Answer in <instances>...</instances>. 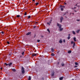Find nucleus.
I'll list each match as a JSON object with an SVG mask.
<instances>
[{
	"label": "nucleus",
	"instance_id": "obj_1",
	"mask_svg": "<svg viewBox=\"0 0 80 80\" xmlns=\"http://www.w3.org/2000/svg\"><path fill=\"white\" fill-rule=\"evenodd\" d=\"M60 8L61 9V11H63V8H65V6H64L60 5Z\"/></svg>",
	"mask_w": 80,
	"mask_h": 80
},
{
	"label": "nucleus",
	"instance_id": "obj_2",
	"mask_svg": "<svg viewBox=\"0 0 80 80\" xmlns=\"http://www.w3.org/2000/svg\"><path fill=\"white\" fill-rule=\"evenodd\" d=\"M21 70L22 73H25V70H24V68H23V67H22Z\"/></svg>",
	"mask_w": 80,
	"mask_h": 80
},
{
	"label": "nucleus",
	"instance_id": "obj_3",
	"mask_svg": "<svg viewBox=\"0 0 80 80\" xmlns=\"http://www.w3.org/2000/svg\"><path fill=\"white\" fill-rule=\"evenodd\" d=\"M57 26L59 27V28H62V25L60 24L57 23Z\"/></svg>",
	"mask_w": 80,
	"mask_h": 80
},
{
	"label": "nucleus",
	"instance_id": "obj_4",
	"mask_svg": "<svg viewBox=\"0 0 80 80\" xmlns=\"http://www.w3.org/2000/svg\"><path fill=\"white\" fill-rule=\"evenodd\" d=\"M52 21V19H51L50 20V21L49 22H48L47 23V25H50V24H51Z\"/></svg>",
	"mask_w": 80,
	"mask_h": 80
},
{
	"label": "nucleus",
	"instance_id": "obj_5",
	"mask_svg": "<svg viewBox=\"0 0 80 80\" xmlns=\"http://www.w3.org/2000/svg\"><path fill=\"white\" fill-rule=\"evenodd\" d=\"M31 34V32H28L26 34V35H29Z\"/></svg>",
	"mask_w": 80,
	"mask_h": 80
},
{
	"label": "nucleus",
	"instance_id": "obj_6",
	"mask_svg": "<svg viewBox=\"0 0 80 80\" xmlns=\"http://www.w3.org/2000/svg\"><path fill=\"white\" fill-rule=\"evenodd\" d=\"M60 22H61V23H62V20H63V18L62 17L60 19Z\"/></svg>",
	"mask_w": 80,
	"mask_h": 80
},
{
	"label": "nucleus",
	"instance_id": "obj_7",
	"mask_svg": "<svg viewBox=\"0 0 80 80\" xmlns=\"http://www.w3.org/2000/svg\"><path fill=\"white\" fill-rule=\"evenodd\" d=\"M70 34H68V40H70Z\"/></svg>",
	"mask_w": 80,
	"mask_h": 80
},
{
	"label": "nucleus",
	"instance_id": "obj_8",
	"mask_svg": "<svg viewBox=\"0 0 80 80\" xmlns=\"http://www.w3.org/2000/svg\"><path fill=\"white\" fill-rule=\"evenodd\" d=\"M37 55V53H34V54H33L32 55V57H33L34 56H36V55Z\"/></svg>",
	"mask_w": 80,
	"mask_h": 80
},
{
	"label": "nucleus",
	"instance_id": "obj_9",
	"mask_svg": "<svg viewBox=\"0 0 80 80\" xmlns=\"http://www.w3.org/2000/svg\"><path fill=\"white\" fill-rule=\"evenodd\" d=\"M59 31H60V32H62V31L63 30V28H59Z\"/></svg>",
	"mask_w": 80,
	"mask_h": 80
},
{
	"label": "nucleus",
	"instance_id": "obj_10",
	"mask_svg": "<svg viewBox=\"0 0 80 80\" xmlns=\"http://www.w3.org/2000/svg\"><path fill=\"white\" fill-rule=\"evenodd\" d=\"M8 65L9 66V67H10L11 66V65H12V63L11 62L10 63H8Z\"/></svg>",
	"mask_w": 80,
	"mask_h": 80
},
{
	"label": "nucleus",
	"instance_id": "obj_11",
	"mask_svg": "<svg viewBox=\"0 0 80 80\" xmlns=\"http://www.w3.org/2000/svg\"><path fill=\"white\" fill-rule=\"evenodd\" d=\"M73 40L74 41V42H77V40H76V38L74 37L73 38Z\"/></svg>",
	"mask_w": 80,
	"mask_h": 80
},
{
	"label": "nucleus",
	"instance_id": "obj_12",
	"mask_svg": "<svg viewBox=\"0 0 80 80\" xmlns=\"http://www.w3.org/2000/svg\"><path fill=\"white\" fill-rule=\"evenodd\" d=\"M63 78L62 77L59 78V80H62V79Z\"/></svg>",
	"mask_w": 80,
	"mask_h": 80
},
{
	"label": "nucleus",
	"instance_id": "obj_13",
	"mask_svg": "<svg viewBox=\"0 0 80 80\" xmlns=\"http://www.w3.org/2000/svg\"><path fill=\"white\" fill-rule=\"evenodd\" d=\"M62 42H63V41H62V40H59V43H62Z\"/></svg>",
	"mask_w": 80,
	"mask_h": 80
},
{
	"label": "nucleus",
	"instance_id": "obj_14",
	"mask_svg": "<svg viewBox=\"0 0 80 80\" xmlns=\"http://www.w3.org/2000/svg\"><path fill=\"white\" fill-rule=\"evenodd\" d=\"M12 71H13V72H16V70L15 69H12Z\"/></svg>",
	"mask_w": 80,
	"mask_h": 80
},
{
	"label": "nucleus",
	"instance_id": "obj_15",
	"mask_svg": "<svg viewBox=\"0 0 80 80\" xmlns=\"http://www.w3.org/2000/svg\"><path fill=\"white\" fill-rule=\"evenodd\" d=\"M75 43L74 42L73 44V48H74L75 47Z\"/></svg>",
	"mask_w": 80,
	"mask_h": 80
},
{
	"label": "nucleus",
	"instance_id": "obj_16",
	"mask_svg": "<svg viewBox=\"0 0 80 80\" xmlns=\"http://www.w3.org/2000/svg\"><path fill=\"white\" fill-rule=\"evenodd\" d=\"M68 53H72V51L69 50L68 52Z\"/></svg>",
	"mask_w": 80,
	"mask_h": 80
},
{
	"label": "nucleus",
	"instance_id": "obj_17",
	"mask_svg": "<svg viewBox=\"0 0 80 80\" xmlns=\"http://www.w3.org/2000/svg\"><path fill=\"white\" fill-rule=\"evenodd\" d=\"M51 55L52 57H54V56H55V54H54V53H52Z\"/></svg>",
	"mask_w": 80,
	"mask_h": 80
},
{
	"label": "nucleus",
	"instance_id": "obj_18",
	"mask_svg": "<svg viewBox=\"0 0 80 80\" xmlns=\"http://www.w3.org/2000/svg\"><path fill=\"white\" fill-rule=\"evenodd\" d=\"M79 32H80V29H78V30H77L76 31L77 33H79Z\"/></svg>",
	"mask_w": 80,
	"mask_h": 80
},
{
	"label": "nucleus",
	"instance_id": "obj_19",
	"mask_svg": "<svg viewBox=\"0 0 80 80\" xmlns=\"http://www.w3.org/2000/svg\"><path fill=\"white\" fill-rule=\"evenodd\" d=\"M68 13V12H65L64 13V14H63V15H66L67 13Z\"/></svg>",
	"mask_w": 80,
	"mask_h": 80
},
{
	"label": "nucleus",
	"instance_id": "obj_20",
	"mask_svg": "<svg viewBox=\"0 0 80 80\" xmlns=\"http://www.w3.org/2000/svg\"><path fill=\"white\" fill-rule=\"evenodd\" d=\"M4 65H5L6 66H8V64H7V63H4Z\"/></svg>",
	"mask_w": 80,
	"mask_h": 80
},
{
	"label": "nucleus",
	"instance_id": "obj_21",
	"mask_svg": "<svg viewBox=\"0 0 80 80\" xmlns=\"http://www.w3.org/2000/svg\"><path fill=\"white\" fill-rule=\"evenodd\" d=\"M51 51L53 52H54V49H53V48H51Z\"/></svg>",
	"mask_w": 80,
	"mask_h": 80
},
{
	"label": "nucleus",
	"instance_id": "obj_22",
	"mask_svg": "<svg viewBox=\"0 0 80 80\" xmlns=\"http://www.w3.org/2000/svg\"><path fill=\"white\" fill-rule=\"evenodd\" d=\"M28 80H31V77L30 76L29 77Z\"/></svg>",
	"mask_w": 80,
	"mask_h": 80
},
{
	"label": "nucleus",
	"instance_id": "obj_23",
	"mask_svg": "<svg viewBox=\"0 0 80 80\" xmlns=\"http://www.w3.org/2000/svg\"><path fill=\"white\" fill-rule=\"evenodd\" d=\"M28 80H31V77L30 76L29 77Z\"/></svg>",
	"mask_w": 80,
	"mask_h": 80
},
{
	"label": "nucleus",
	"instance_id": "obj_24",
	"mask_svg": "<svg viewBox=\"0 0 80 80\" xmlns=\"http://www.w3.org/2000/svg\"><path fill=\"white\" fill-rule=\"evenodd\" d=\"M20 17V15H17V18H19V17Z\"/></svg>",
	"mask_w": 80,
	"mask_h": 80
},
{
	"label": "nucleus",
	"instance_id": "obj_25",
	"mask_svg": "<svg viewBox=\"0 0 80 80\" xmlns=\"http://www.w3.org/2000/svg\"><path fill=\"white\" fill-rule=\"evenodd\" d=\"M61 65L62 66H64V65H65V64L63 63H61Z\"/></svg>",
	"mask_w": 80,
	"mask_h": 80
},
{
	"label": "nucleus",
	"instance_id": "obj_26",
	"mask_svg": "<svg viewBox=\"0 0 80 80\" xmlns=\"http://www.w3.org/2000/svg\"><path fill=\"white\" fill-rule=\"evenodd\" d=\"M72 33L74 35H75V34H76L75 32L74 31H72Z\"/></svg>",
	"mask_w": 80,
	"mask_h": 80
},
{
	"label": "nucleus",
	"instance_id": "obj_27",
	"mask_svg": "<svg viewBox=\"0 0 80 80\" xmlns=\"http://www.w3.org/2000/svg\"><path fill=\"white\" fill-rule=\"evenodd\" d=\"M31 18V16H28V18Z\"/></svg>",
	"mask_w": 80,
	"mask_h": 80
},
{
	"label": "nucleus",
	"instance_id": "obj_28",
	"mask_svg": "<svg viewBox=\"0 0 80 80\" xmlns=\"http://www.w3.org/2000/svg\"><path fill=\"white\" fill-rule=\"evenodd\" d=\"M27 12H25L24 13V15H27Z\"/></svg>",
	"mask_w": 80,
	"mask_h": 80
},
{
	"label": "nucleus",
	"instance_id": "obj_29",
	"mask_svg": "<svg viewBox=\"0 0 80 80\" xmlns=\"http://www.w3.org/2000/svg\"><path fill=\"white\" fill-rule=\"evenodd\" d=\"M75 65H78V63L75 62Z\"/></svg>",
	"mask_w": 80,
	"mask_h": 80
},
{
	"label": "nucleus",
	"instance_id": "obj_30",
	"mask_svg": "<svg viewBox=\"0 0 80 80\" xmlns=\"http://www.w3.org/2000/svg\"><path fill=\"white\" fill-rule=\"evenodd\" d=\"M38 2H36V6H37V5H38Z\"/></svg>",
	"mask_w": 80,
	"mask_h": 80
},
{
	"label": "nucleus",
	"instance_id": "obj_31",
	"mask_svg": "<svg viewBox=\"0 0 80 80\" xmlns=\"http://www.w3.org/2000/svg\"><path fill=\"white\" fill-rule=\"evenodd\" d=\"M52 76H54V72L52 73Z\"/></svg>",
	"mask_w": 80,
	"mask_h": 80
},
{
	"label": "nucleus",
	"instance_id": "obj_32",
	"mask_svg": "<svg viewBox=\"0 0 80 80\" xmlns=\"http://www.w3.org/2000/svg\"><path fill=\"white\" fill-rule=\"evenodd\" d=\"M40 42V40H37V42Z\"/></svg>",
	"mask_w": 80,
	"mask_h": 80
},
{
	"label": "nucleus",
	"instance_id": "obj_33",
	"mask_svg": "<svg viewBox=\"0 0 80 80\" xmlns=\"http://www.w3.org/2000/svg\"><path fill=\"white\" fill-rule=\"evenodd\" d=\"M75 43V42H74L73 41H72L71 42V44H73V43Z\"/></svg>",
	"mask_w": 80,
	"mask_h": 80
},
{
	"label": "nucleus",
	"instance_id": "obj_34",
	"mask_svg": "<svg viewBox=\"0 0 80 80\" xmlns=\"http://www.w3.org/2000/svg\"><path fill=\"white\" fill-rule=\"evenodd\" d=\"M25 53V52H23L22 53V55H24V53Z\"/></svg>",
	"mask_w": 80,
	"mask_h": 80
},
{
	"label": "nucleus",
	"instance_id": "obj_35",
	"mask_svg": "<svg viewBox=\"0 0 80 80\" xmlns=\"http://www.w3.org/2000/svg\"><path fill=\"white\" fill-rule=\"evenodd\" d=\"M7 43H8V44H10V42L8 41L7 42Z\"/></svg>",
	"mask_w": 80,
	"mask_h": 80
},
{
	"label": "nucleus",
	"instance_id": "obj_36",
	"mask_svg": "<svg viewBox=\"0 0 80 80\" xmlns=\"http://www.w3.org/2000/svg\"><path fill=\"white\" fill-rule=\"evenodd\" d=\"M47 31H48V32H50V30H49V29H47Z\"/></svg>",
	"mask_w": 80,
	"mask_h": 80
},
{
	"label": "nucleus",
	"instance_id": "obj_37",
	"mask_svg": "<svg viewBox=\"0 0 80 80\" xmlns=\"http://www.w3.org/2000/svg\"><path fill=\"white\" fill-rule=\"evenodd\" d=\"M63 42H64V43H65V40L64 39L63 40Z\"/></svg>",
	"mask_w": 80,
	"mask_h": 80
},
{
	"label": "nucleus",
	"instance_id": "obj_38",
	"mask_svg": "<svg viewBox=\"0 0 80 80\" xmlns=\"http://www.w3.org/2000/svg\"><path fill=\"white\" fill-rule=\"evenodd\" d=\"M1 33H2V34H3L4 33V32H3V31H2L1 32Z\"/></svg>",
	"mask_w": 80,
	"mask_h": 80
},
{
	"label": "nucleus",
	"instance_id": "obj_39",
	"mask_svg": "<svg viewBox=\"0 0 80 80\" xmlns=\"http://www.w3.org/2000/svg\"><path fill=\"white\" fill-rule=\"evenodd\" d=\"M75 8H76V7H75L74 8H72V9H75Z\"/></svg>",
	"mask_w": 80,
	"mask_h": 80
},
{
	"label": "nucleus",
	"instance_id": "obj_40",
	"mask_svg": "<svg viewBox=\"0 0 80 80\" xmlns=\"http://www.w3.org/2000/svg\"><path fill=\"white\" fill-rule=\"evenodd\" d=\"M77 21H78V22H79V21H80V19L77 20Z\"/></svg>",
	"mask_w": 80,
	"mask_h": 80
},
{
	"label": "nucleus",
	"instance_id": "obj_41",
	"mask_svg": "<svg viewBox=\"0 0 80 80\" xmlns=\"http://www.w3.org/2000/svg\"><path fill=\"white\" fill-rule=\"evenodd\" d=\"M42 80H44V78H43V77H42Z\"/></svg>",
	"mask_w": 80,
	"mask_h": 80
},
{
	"label": "nucleus",
	"instance_id": "obj_42",
	"mask_svg": "<svg viewBox=\"0 0 80 80\" xmlns=\"http://www.w3.org/2000/svg\"><path fill=\"white\" fill-rule=\"evenodd\" d=\"M75 67L76 68H77V67H78V66H75Z\"/></svg>",
	"mask_w": 80,
	"mask_h": 80
},
{
	"label": "nucleus",
	"instance_id": "obj_43",
	"mask_svg": "<svg viewBox=\"0 0 80 80\" xmlns=\"http://www.w3.org/2000/svg\"><path fill=\"white\" fill-rule=\"evenodd\" d=\"M33 28H36V26H34Z\"/></svg>",
	"mask_w": 80,
	"mask_h": 80
},
{
	"label": "nucleus",
	"instance_id": "obj_44",
	"mask_svg": "<svg viewBox=\"0 0 80 80\" xmlns=\"http://www.w3.org/2000/svg\"><path fill=\"white\" fill-rule=\"evenodd\" d=\"M1 70H2V69H3V68H1Z\"/></svg>",
	"mask_w": 80,
	"mask_h": 80
},
{
	"label": "nucleus",
	"instance_id": "obj_45",
	"mask_svg": "<svg viewBox=\"0 0 80 80\" xmlns=\"http://www.w3.org/2000/svg\"><path fill=\"white\" fill-rule=\"evenodd\" d=\"M11 55V54H9V56H10Z\"/></svg>",
	"mask_w": 80,
	"mask_h": 80
},
{
	"label": "nucleus",
	"instance_id": "obj_46",
	"mask_svg": "<svg viewBox=\"0 0 80 80\" xmlns=\"http://www.w3.org/2000/svg\"><path fill=\"white\" fill-rule=\"evenodd\" d=\"M32 2H35V0H32Z\"/></svg>",
	"mask_w": 80,
	"mask_h": 80
},
{
	"label": "nucleus",
	"instance_id": "obj_47",
	"mask_svg": "<svg viewBox=\"0 0 80 80\" xmlns=\"http://www.w3.org/2000/svg\"><path fill=\"white\" fill-rule=\"evenodd\" d=\"M38 22H36L35 24H37Z\"/></svg>",
	"mask_w": 80,
	"mask_h": 80
},
{
	"label": "nucleus",
	"instance_id": "obj_48",
	"mask_svg": "<svg viewBox=\"0 0 80 80\" xmlns=\"http://www.w3.org/2000/svg\"><path fill=\"white\" fill-rule=\"evenodd\" d=\"M60 63L59 62H58V64L59 63Z\"/></svg>",
	"mask_w": 80,
	"mask_h": 80
},
{
	"label": "nucleus",
	"instance_id": "obj_49",
	"mask_svg": "<svg viewBox=\"0 0 80 80\" xmlns=\"http://www.w3.org/2000/svg\"><path fill=\"white\" fill-rule=\"evenodd\" d=\"M64 4H65V5H66V4H67V3H64Z\"/></svg>",
	"mask_w": 80,
	"mask_h": 80
},
{
	"label": "nucleus",
	"instance_id": "obj_50",
	"mask_svg": "<svg viewBox=\"0 0 80 80\" xmlns=\"http://www.w3.org/2000/svg\"><path fill=\"white\" fill-rule=\"evenodd\" d=\"M72 15H74V13H72Z\"/></svg>",
	"mask_w": 80,
	"mask_h": 80
},
{
	"label": "nucleus",
	"instance_id": "obj_51",
	"mask_svg": "<svg viewBox=\"0 0 80 80\" xmlns=\"http://www.w3.org/2000/svg\"><path fill=\"white\" fill-rule=\"evenodd\" d=\"M75 12H77V11H75Z\"/></svg>",
	"mask_w": 80,
	"mask_h": 80
},
{
	"label": "nucleus",
	"instance_id": "obj_52",
	"mask_svg": "<svg viewBox=\"0 0 80 80\" xmlns=\"http://www.w3.org/2000/svg\"><path fill=\"white\" fill-rule=\"evenodd\" d=\"M41 37H43V36H42Z\"/></svg>",
	"mask_w": 80,
	"mask_h": 80
},
{
	"label": "nucleus",
	"instance_id": "obj_53",
	"mask_svg": "<svg viewBox=\"0 0 80 80\" xmlns=\"http://www.w3.org/2000/svg\"><path fill=\"white\" fill-rule=\"evenodd\" d=\"M66 18H67V17H66Z\"/></svg>",
	"mask_w": 80,
	"mask_h": 80
},
{
	"label": "nucleus",
	"instance_id": "obj_54",
	"mask_svg": "<svg viewBox=\"0 0 80 80\" xmlns=\"http://www.w3.org/2000/svg\"><path fill=\"white\" fill-rule=\"evenodd\" d=\"M76 6H77V4L76 5Z\"/></svg>",
	"mask_w": 80,
	"mask_h": 80
}]
</instances>
